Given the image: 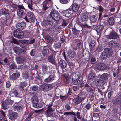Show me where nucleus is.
<instances>
[{
  "instance_id": "obj_1",
  "label": "nucleus",
  "mask_w": 121,
  "mask_h": 121,
  "mask_svg": "<svg viewBox=\"0 0 121 121\" xmlns=\"http://www.w3.org/2000/svg\"><path fill=\"white\" fill-rule=\"evenodd\" d=\"M61 18V17L60 16L58 12L56 10L52 9L49 15L48 16L47 20L44 21L43 23L47 22L51 26H54L57 25V22Z\"/></svg>"
},
{
  "instance_id": "obj_2",
  "label": "nucleus",
  "mask_w": 121,
  "mask_h": 121,
  "mask_svg": "<svg viewBox=\"0 0 121 121\" xmlns=\"http://www.w3.org/2000/svg\"><path fill=\"white\" fill-rule=\"evenodd\" d=\"M31 101L33 103V106L36 108H40L42 106L41 103H38V99L37 97L35 95H33L31 99Z\"/></svg>"
},
{
  "instance_id": "obj_3",
  "label": "nucleus",
  "mask_w": 121,
  "mask_h": 121,
  "mask_svg": "<svg viewBox=\"0 0 121 121\" xmlns=\"http://www.w3.org/2000/svg\"><path fill=\"white\" fill-rule=\"evenodd\" d=\"M8 116L9 119L13 120L17 118L18 117V113L15 112H14L12 110L9 109L8 111Z\"/></svg>"
},
{
  "instance_id": "obj_4",
  "label": "nucleus",
  "mask_w": 121,
  "mask_h": 121,
  "mask_svg": "<svg viewBox=\"0 0 121 121\" xmlns=\"http://www.w3.org/2000/svg\"><path fill=\"white\" fill-rule=\"evenodd\" d=\"M12 101L9 99H8L4 102L1 104V108L5 110L9 107V105L12 104Z\"/></svg>"
},
{
  "instance_id": "obj_5",
  "label": "nucleus",
  "mask_w": 121,
  "mask_h": 121,
  "mask_svg": "<svg viewBox=\"0 0 121 121\" xmlns=\"http://www.w3.org/2000/svg\"><path fill=\"white\" fill-rule=\"evenodd\" d=\"M52 84H44L40 86V89L43 91H48L52 88Z\"/></svg>"
},
{
  "instance_id": "obj_6",
  "label": "nucleus",
  "mask_w": 121,
  "mask_h": 121,
  "mask_svg": "<svg viewBox=\"0 0 121 121\" xmlns=\"http://www.w3.org/2000/svg\"><path fill=\"white\" fill-rule=\"evenodd\" d=\"M17 15L20 17L23 18L27 22H29L26 14L22 10L18 9L17 10Z\"/></svg>"
},
{
  "instance_id": "obj_7",
  "label": "nucleus",
  "mask_w": 121,
  "mask_h": 121,
  "mask_svg": "<svg viewBox=\"0 0 121 121\" xmlns=\"http://www.w3.org/2000/svg\"><path fill=\"white\" fill-rule=\"evenodd\" d=\"M107 37L108 38L110 39H118L119 38V36L117 33L113 31L111 32Z\"/></svg>"
},
{
  "instance_id": "obj_8",
  "label": "nucleus",
  "mask_w": 121,
  "mask_h": 121,
  "mask_svg": "<svg viewBox=\"0 0 121 121\" xmlns=\"http://www.w3.org/2000/svg\"><path fill=\"white\" fill-rule=\"evenodd\" d=\"M24 35V33L22 31L16 30L14 31V36L16 38L20 39H22Z\"/></svg>"
},
{
  "instance_id": "obj_9",
  "label": "nucleus",
  "mask_w": 121,
  "mask_h": 121,
  "mask_svg": "<svg viewBox=\"0 0 121 121\" xmlns=\"http://www.w3.org/2000/svg\"><path fill=\"white\" fill-rule=\"evenodd\" d=\"M73 13L69 8L68 9L64 11L63 14V16L67 17H69L72 15Z\"/></svg>"
},
{
  "instance_id": "obj_10",
  "label": "nucleus",
  "mask_w": 121,
  "mask_h": 121,
  "mask_svg": "<svg viewBox=\"0 0 121 121\" xmlns=\"http://www.w3.org/2000/svg\"><path fill=\"white\" fill-rule=\"evenodd\" d=\"M95 66L98 70L101 71L105 70L107 68L106 65L102 63H97Z\"/></svg>"
},
{
  "instance_id": "obj_11",
  "label": "nucleus",
  "mask_w": 121,
  "mask_h": 121,
  "mask_svg": "<svg viewBox=\"0 0 121 121\" xmlns=\"http://www.w3.org/2000/svg\"><path fill=\"white\" fill-rule=\"evenodd\" d=\"M112 50L109 48H106L104 49V53L102 54V56L104 55V57L106 56H110L112 55Z\"/></svg>"
},
{
  "instance_id": "obj_12",
  "label": "nucleus",
  "mask_w": 121,
  "mask_h": 121,
  "mask_svg": "<svg viewBox=\"0 0 121 121\" xmlns=\"http://www.w3.org/2000/svg\"><path fill=\"white\" fill-rule=\"evenodd\" d=\"M79 7V5L78 4L74 3L69 8L73 11V13L74 12H76L78 11Z\"/></svg>"
},
{
  "instance_id": "obj_13",
  "label": "nucleus",
  "mask_w": 121,
  "mask_h": 121,
  "mask_svg": "<svg viewBox=\"0 0 121 121\" xmlns=\"http://www.w3.org/2000/svg\"><path fill=\"white\" fill-rule=\"evenodd\" d=\"M80 17L81 20L83 22H85L88 20V14L86 13H82L80 15Z\"/></svg>"
},
{
  "instance_id": "obj_14",
  "label": "nucleus",
  "mask_w": 121,
  "mask_h": 121,
  "mask_svg": "<svg viewBox=\"0 0 121 121\" xmlns=\"http://www.w3.org/2000/svg\"><path fill=\"white\" fill-rule=\"evenodd\" d=\"M34 14L33 13L31 12H28L27 13V17L29 21L28 22H33L35 21V19L33 17Z\"/></svg>"
},
{
  "instance_id": "obj_15",
  "label": "nucleus",
  "mask_w": 121,
  "mask_h": 121,
  "mask_svg": "<svg viewBox=\"0 0 121 121\" xmlns=\"http://www.w3.org/2000/svg\"><path fill=\"white\" fill-rule=\"evenodd\" d=\"M13 108L15 111L19 112L22 110L23 108V106H20L17 103H15L13 106Z\"/></svg>"
},
{
  "instance_id": "obj_16",
  "label": "nucleus",
  "mask_w": 121,
  "mask_h": 121,
  "mask_svg": "<svg viewBox=\"0 0 121 121\" xmlns=\"http://www.w3.org/2000/svg\"><path fill=\"white\" fill-rule=\"evenodd\" d=\"M90 21V24L91 25H95L96 24H94V23H95L97 20V18L95 15L91 16L89 18Z\"/></svg>"
},
{
  "instance_id": "obj_17",
  "label": "nucleus",
  "mask_w": 121,
  "mask_h": 121,
  "mask_svg": "<svg viewBox=\"0 0 121 121\" xmlns=\"http://www.w3.org/2000/svg\"><path fill=\"white\" fill-rule=\"evenodd\" d=\"M26 26L25 23L24 22H21V23H18L16 25L17 28L20 30L23 29Z\"/></svg>"
},
{
  "instance_id": "obj_18",
  "label": "nucleus",
  "mask_w": 121,
  "mask_h": 121,
  "mask_svg": "<svg viewBox=\"0 0 121 121\" xmlns=\"http://www.w3.org/2000/svg\"><path fill=\"white\" fill-rule=\"evenodd\" d=\"M55 57H53L52 55H51L48 57V60L49 62L52 64L54 65L55 66H57V63H56L54 59Z\"/></svg>"
},
{
  "instance_id": "obj_19",
  "label": "nucleus",
  "mask_w": 121,
  "mask_h": 121,
  "mask_svg": "<svg viewBox=\"0 0 121 121\" xmlns=\"http://www.w3.org/2000/svg\"><path fill=\"white\" fill-rule=\"evenodd\" d=\"M20 76V74L18 73H15L13 74L10 77V79L12 80H15L18 78Z\"/></svg>"
},
{
  "instance_id": "obj_20",
  "label": "nucleus",
  "mask_w": 121,
  "mask_h": 121,
  "mask_svg": "<svg viewBox=\"0 0 121 121\" xmlns=\"http://www.w3.org/2000/svg\"><path fill=\"white\" fill-rule=\"evenodd\" d=\"M25 60V57L21 56L17 57L16 59L17 62L18 64L23 63L24 62Z\"/></svg>"
},
{
  "instance_id": "obj_21",
  "label": "nucleus",
  "mask_w": 121,
  "mask_h": 121,
  "mask_svg": "<svg viewBox=\"0 0 121 121\" xmlns=\"http://www.w3.org/2000/svg\"><path fill=\"white\" fill-rule=\"evenodd\" d=\"M14 52L18 55H20L22 53V49L18 47H15L13 48Z\"/></svg>"
},
{
  "instance_id": "obj_22",
  "label": "nucleus",
  "mask_w": 121,
  "mask_h": 121,
  "mask_svg": "<svg viewBox=\"0 0 121 121\" xmlns=\"http://www.w3.org/2000/svg\"><path fill=\"white\" fill-rule=\"evenodd\" d=\"M109 76L108 74L107 73H105L103 74L100 76V79L102 80L103 81H106L108 79V77Z\"/></svg>"
},
{
  "instance_id": "obj_23",
  "label": "nucleus",
  "mask_w": 121,
  "mask_h": 121,
  "mask_svg": "<svg viewBox=\"0 0 121 121\" xmlns=\"http://www.w3.org/2000/svg\"><path fill=\"white\" fill-rule=\"evenodd\" d=\"M88 78L90 80L94 81L96 78V76L95 73H91L89 75Z\"/></svg>"
},
{
  "instance_id": "obj_24",
  "label": "nucleus",
  "mask_w": 121,
  "mask_h": 121,
  "mask_svg": "<svg viewBox=\"0 0 121 121\" xmlns=\"http://www.w3.org/2000/svg\"><path fill=\"white\" fill-rule=\"evenodd\" d=\"M46 47V46H44L43 47V50L42 51V53L44 56L48 55L49 52V50Z\"/></svg>"
},
{
  "instance_id": "obj_25",
  "label": "nucleus",
  "mask_w": 121,
  "mask_h": 121,
  "mask_svg": "<svg viewBox=\"0 0 121 121\" xmlns=\"http://www.w3.org/2000/svg\"><path fill=\"white\" fill-rule=\"evenodd\" d=\"M108 45L110 47L113 48L117 46V44L116 41L112 40L109 43Z\"/></svg>"
},
{
  "instance_id": "obj_26",
  "label": "nucleus",
  "mask_w": 121,
  "mask_h": 121,
  "mask_svg": "<svg viewBox=\"0 0 121 121\" xmlns=\"http://www.w3.org/2000/svg\"><path fill=\"white\" fill-rule=\"evenodd\" d=\"M79 28L80 29L78 30H77L76 29L75 27H74V28H73V33L74 35H77L79 34V33L78 32V31H79L80 30H82V28L81 26H79Z\"/></svg>"
},
{
  "instance_id": "obj_27",
  "label": "nucleus",
  "mask_w": 121,
  "mask_h": 121,
  "mask_svg": "<svg viewBox=\"0 0 121 121\" xmlns=\"http://www.w3.org/2000/svg\"><path fill=\"white\" fill-rule=\"evenodd\" d=\"M75 56V53L73 52L70 50H69L67 53V57L69 58H72L74 57Z\"/></svg>"
},
{
  "instance_id": "obj_28",
  "label": "nucleus",
  "mask_w": 121,
  "mask_h": 121,
  "mask_svg": "<svg viewBox=\"0 0 121 121\" xmlns=\"http://www.w3.org/2000/svg\"><path fill=\"white\" fill-rule=\"evenodd\" d=\"M104 28V26L102 25L98 26L95 27V30L97 32H100Z\"/></svg>"
},
{
  "instance_id": "obj_29",
  "label": "nucleus",
  "mask_w": 121,
  "mask_h": 121,
  "mask_svg": "<svg viewBox=\"0 0 121 121\" xmlns=\"http://www.w3.org/2000/svg\"><path fill=\"white\" fill-rule=\"evenodd\" d=\"M48 2L47 1H45L42 4L43 9V10L45 11L49 8V6L48 5Z\"/></svg>"
},
{
  "instance_id": "obj_30",
  "label": "nucleus",
  "mask_w": 121,
  "mask_h": 121,
  "mask_svg": "<svg viewBox=\"0 0 121 121\" xmlns=\"http://www.w3.org/2000/svg\"><path fill=\"white\" fill-rule=\"evenodd\" d=\"M45 40L49 43H52L53 42V39L49 36H47L45 37Z\"/></svg>"
},
{
  "instance_id": "obj_31",
  "label": "nucleus",
  "mask_w": 121,
  "mask_h": 121,
  "mask_svg": "<svg viewBox=\"0 0 121 121\" xmlns=\"http://www.w3.org/2000/svg\"><path fill=\"white\" fill-rule=\"evenodd\" d=\"M60 64L62 68H65L67 66V64L63 60L61 59L60 62Z\"/></svg>"
},
{
  "instance_id": "obj_32",
  "label": "nucleus",
  "mask_w": 121,
  "mask_h": 121,
  "mask_svg": "<svg viewBox=\"0 0 121 121\" xmlns=\"http://www.w3.org/2000/svg\"><path fill=\"white\" fill-rule=\"evenodd\" d=\"M76 42L78 48L79 49L82 48V44L81 41L78 39H76Z\"/></svg>"
},
{
  "instance_id": "obj_33",
  "label": "nucleus",
  "mask_w": 121,
  "mask_h": 121,
  "mask_svg": "<svg viewBox=\"0 0 121 121\" xmlns=\"http://www.w3.org/2000/svg\"><path fill=\"white\" fill-rule=\"evenodd\" d=\"M89 59L91 64H93L95 63V60L93 55H91L90 56Z\"/></svg>"
},
{
  "instance_id": "obj_34",
  "label": "nucleus",
  "mask_w": 121,
  "mask_h": 121,
  "mask_svg": "<svg viewBox=\"0 0 121 121\" xmlns=\"http://www.w3.org/2000/svg\"><path fill=\"white\" fill-rule=\"evenodd\" d=\"M85 97H78L77 99L76 100V101L75 102V104H78L80 103L81 101L82 100L84 99Z\"/></svg>"
},
{
  "instance_id": "obj_35",
  "label": "nucleus",
  "mask_w": 121,
  "mask_h": 121,
  "mask_svg": "<svg viewBox=\"0 0 121 121\" xmlns=\"http://www.w3.org/2000/svg\"><path fill=\"white\" fill-rule=\"evenodd\" d=\"M53 80V76L51 75L47 79H45L44 81L46 82H49L52 81Z\"/></svg>"
},
{
  "instance_id": "obj_36",
  "label": "nucleus",
  "mask_w": 121,
  "mask_h": 121,
  "mask_svg": "<svg viewBox=\"0 0 121 121\" xmlns=\"http://www.w3.org/2000/svg\"><path fill=\"white\" fill-rule=\"evenodd\" d=\"M96 82L98 86H102L104 84V82L102 80L97 79L96 80Z\"/></svg>"
},
{
  "instance_id": "obj_37",
  "label": "nucleus",
  "mask_w": 121,
  "mask_h": 121,
  "mask_svg": "<svg viewBox=\"0 0 121 121\" xmlns=\"http://www.w3.org/2000/svg\"><path fill=\"white\" fill-rule=\"evenodd\" d=\"M17 68L16 64L14 63H12L11 64L10 66V69L12 70L15 69Z\"/></svg>"
},
{
  "instance_id": "obj_38",
  "label": "nucleus",
  "mask_w": 121,
  "mask_h": 121,
  "mask_svg": "<svg viewBox=\"0 0 121 121\" xmlns=\"http://www.w3.org/2000/svg\"><path fill=\"white\" fill-rule=\"evenodd\" d=\"M108 22L110 25H113L114 22V21L113 18L112 17L109 18L108 20Z\"/></svg>"
},
{
  "instance_id": "obj_39",
  "label": "nucleus",
  "mask_w": 121,
  "mask_h": 121,
  "mask_svg": "<svg viewBox=\"0 0 121 121\" xmlns=\"http://www.w3.org/2000/svg\"><path fill=\"white\" fill-rule=\"evenodd\" d=\"M91 108L92 104L89 103L86 104L84 107V108L87 110H90Z\"/></svg>"
},
{
  "instance_id": "obj_40",
  "label": "nucleus",
  "mask_w": 121,
  "mask_h": 121,
  "mask_svg": "<svg viewBox=\"0 0 121 121\" xmlns=\"http://www.w3.org/2000/svg\"><path fill=\"white\" fill-rule=\"evenodd\" d=\"M61 46V44L60 43L56 42L54 43L53 46L55 49L60 48Z\"/></svg>"
},
{
  "instance_id": "obj_41",
  "label": "nucleus",
  "mask_w": 121,
  "mask_h": 121,
  "mask_svg": "<svg viewBox=\"0 0 121 121\" xmlns=\"http://www.w3.org/2000/svg\"><path fill=\"white\" fill-rule=\"evenodd\" d=\"M33 1L31 0H30V1H29L27 3V4L28 5V7L30 9L32 10L33 8Z\"/></svg>"
},
{
  "instance_id": "obj_42",
  "label": "nucleus",
  "mask_w": 121,
  "mask_h": 121,
  "mask_svg": "<svg viewBox=\"0 0 121 121\" xmlns=\"http://www.w3.org/2000/svg\"><path fill=\"white\" fill-rule=\"evenodd\" d=\"M53 112L50 111L48 110H47L46 111L45 114L47 116L50 117L52 116V115Z\"/></svg>"
},
{
  "instance_id": "obj_43",
  "label": "nucleus",
  "mask_w": 121,
  "mask_h": 121,
  "mask_svg": "<svg viewBox=\"0 0 121 121\" xmlns=\"http://www.w3.org/2000/svg\"><path fill=\"white\" fill-rule=\"evenodd\" d=\"M27 85V83L25 82H22L20 84V87L23 88L25 87Z\"/></svg>"
},
{
  "instance_id": "obj_44",
  "label": "nucleus",
  "mask_w": 121,
  "mask_h": 121,
  "mask_svg": "<svg viewBox=\"0 0 121 121\" xmlns=\"http://www.w3.org/2000/svg\"><path fill=\"white\" fill-rule=\"evenodd\" d=\"M12 93L16 97H18V93L15 89H14L12 90Z\"/></svg>"
},
{
  "instance_id": "obj_45",
  "label": "nucleus",
  "mask_w": 121,
  "mask_h": 121,
  "mask_svg": "<svg viewBox=\"0 0 121 121\" xmlns=\"http://www.w3.org/2000/svg\"><path fill=\"white\" fill-rule=\"evenodd\" d=\"M52 104H49L47 107L48 109L47 110L53 112L54 111V109L52 108Z\"/></svg>"
},
{
  "instance_id": "obj_46",
  "label": "nucleus",
  "mask_w": 121,
  "mask_h": 121,
  "mask_svg": "<svg viewBox=\"0 0 121 121\" xmlns=\"http://www.w3.org/2000/svg\"><path fill=\"white\" fill-rule=\"evenodd\" d=\"M78 75L76 74V73L73 74L72 76V80L73 81V80H75L78 79Z\"/></svg>"
},
{
  "instance_id": "obj_47",
  "label": "nucleus",
  "mask_w": 121,
  "mask_h": 121,
  "mask_svg": "<svg viewBox=\"0 0 121 121\" xmlns=\"http://www.w3.org/2000/svg\"><path fill=\"white\" fill-rule=\"evenodd\" d=\"M103 50L102 47L101 46H99L96 48L95 51L99 52Z\"/></svg>"
},
{
  "instance_id": "obj_48",
  "label": "nucleus",
  "mask_w": 121,
  "mask_h": 121,
  "mask_svg": "<svg viewBox=\"0 0 121 121\" xmlns=\"http://www.w3.org/2000/svg\"><path fill=\"white\" fill-rule=\"evenodd\" d=\"M48 67L47 66L44 65L42 67V69L44 73H45L47 71Z\"/></svg>"
},
{
  "instance_id": "obj_49",
  "label": "nucleus",
  "mask_w": 121,
  "mask_h": 121,
  "mask_svg": "<svg viewBox=\"0 0 121 121\" xmlns=\"http://www.w3.org/2000/svg\"><path fill=\"white\" fill-rule=\"evenodd\" d=\"M2 11L3 13L4 14H7L8 13L7 9L5 8H3L2 9Z\"/></svg>"
},
{
  "instance_id": "obj_50",
  "label": "nucleus",
  "mask_w": 121,
  "mask_h": 121,
  "mask_svg": "<svg viewBox=\"0 0 121 121\" xmlns=\"http://www.w3.org/2000/svg\"><path fill=\"white\" fill-rule=\"evenodd\" d=\"M73 83L75 85H77L79 84L81 82V81L79 79H77L75 80H73Z\"/></svg>"
},
{
  "instance_id": "obj_51",
  "label": "nucleus",
  "mask_w": 121,
  "mask_h": 121,
  "mask_svg": "<svg viewBox=\"0 0 121 121\" xmlns=\"http://www.w3.org/2000/svg\"><path fill=\"white\" fill-rule=\"evenodd\" d=\"M33 114L32 113H30L28 115V117L26 118V120L28 121H30L32 118L31 117Z\"/></svg>"
},
{
  "instance_id": "obj_52",
  "label": "nucleus",
  "mask_w": 121,
  "mask_h": 121,
  "mask_svg": "<svg viewBox=\"0 0 121 121\" xmlns=\"http://www.w3.org/2000/svg\"><path fill=\"white\" fill-rule=\"evenodd\" d=\"M95 44V43L94 40H92L89 44V45L90 47H91V48L94 47Z\"/></svg>"
},
{
  "instance_id": "obj_53",
  "label": "nucleus",
  "mask_w": 121,
  "mask_h": 121,
  "mask_svg": "<svg viewBox=\"0 0 121 121\" xmlns=\"http://www.w3.org/2000/svg\"><path fill=\"white\" fill-rule=\"evenodd\" d=\"M116 102L119 105L121 104V98L120 97L117 98L116 100Z\"/></svg>"
},
{
  "instance_id": "obj_54",
  "label": "nucleus",
  "mask_w": 121,
  "mask_h": 121,
  "mask_svg": "<svg viewBox=\"0 0 121 121\" xmlns=\"http://www.w3.org/2000/svg\"><path fill=\"white\" fill-rule=\"evenodd\" d=\"M85 87L87 88L86 89H88V91H90L91 90V86L88 84H86L85 85Z\"/></svg>"
},
{
  "instance_id": "obj_55",
  "label": "nucleus",
  "mask_w": 121,
  "mask_h": 121,
  "mask_svg": "<svg viewBox=\"0 0 121 121\" xmlns=\"http://www.w3.org/2000/svg\"><path fill=\"white\" fill-rule=\"evenodd\" d=\"M12 42L17 44H19V42L15 39L13 38L12 39Z\"/></svg>"
},
{
  "instance_id": "obj_56",
  "label": "nucleus",
  "mask_w": 121,
  "mask_h": 121,
  "mask_svg": "<svg viewBox=\"0 0 121 121\" xmlns=\"http://www.w3.org/2000/svg\"><path fill=\"white\" fill-rule=\"evenodd\" d=\"M21 43L22 44H28V40H20Z\"/></svg>"
},
{
  "instance_id": "obj_57",
  "label": "nucleus",
  "mask_w": 121,
  "mask_h": 121,
  "mask_svg": "<svg viewBox=\"0 0 121 121\" xmlns=\"http://www.w3.org/2000/svg\"><path fill=\"white\" fill-rule=\"evenodd\" d=\"M38 87L37 86L34 85L33 86L32 89L33 91H36L38 89Z\"/></svg>"
},
{
  "instance_id": "obj_58",
  "label": "nucleus",
  "mask_w": 121,
  "mask_h": 121,
  "mask_svg": "<svg viewBox=\"0 0 121 121\" xmlns=\"http://www.w3.org/2000/svg\"><path fill=\"white\" fill-rule=\"evenodd\" d=\"M35 39H30L29 40H28V44H33V43L35 42Z\"/></svg>"
},
{
  "instance_id": "obj_59",
  "label": "nucleus",
  "mask_w": 121,
  "mask_h": 121,
  "mask_svg": "<svg viewBox=\"0 0 121 121\" xmlns=\"http://www.w3.org/2000/svg\"><path fill=\"white\" fill-rule=\"evenodd\" d=\"M60 2L62 3L66 4L68 3L69 0H59Z\"/></svg>"
},
{
  "instance_id": "obj_60",
  "label": "nucleus",
  "mask_w": 121,
  "mask_h": 121,
  "mask_svg": "<svg viewBox=\"0 0 121 121\" xmlns=\"http://www.w3.org/2000/svg\"><path fill=\"white\" fill-rule=\"evenodd\" d=\"M113 93V91H112L111 90L109 91L108 95V98H110L111 97V95Z\"/></svg>"
},
{
  "instance_id": "obj_61",
  "label": "nucleus",
  "mask_w": 121,
  "mask_h": 121,
  "mask_svg": "<svg viewBox=\"0 0 121 121\" xmlns=\"http://www.w3.org/2000/svg\"><path fill=\"white\" fill-rule=\"evenodd\" d=\"M97 8L99 10V12H103V8L102 6L100 5Z\"/></svg>"
},
{
  "instance_id": "obj_62",
  "label": "nucleus",
  "mask_w": 121,
  "mask_h": 121,
  "mask_svg": "<svg viewBox=\"0 0 121 121\" xmlns=\"http://www.w3.org/2000/svg\"><path fill=\"white\" fill-rule=\"evenodd\" d=\"M60 98L62 100H64L66 99L67 96L66 95L64 96H62L61 95H60Z\"/></svg>"
},
{
  "instance_id": "obj_63",
  "label": "nucleus",
  "mask_w": 121,
  "mask_h": 121,
  "mask_svg": "<svg viewBox=\"0 0 121 121\" xmlns=\"http://www.w3.org/2000/svg\"><path fill=\"white\" fill-rule=\"evenodd\" d=\"M60 27H59L58 26H56L55 27L54 31L56 32H59L60 31Z\"/></svg>"
},
{
  "instance_id": "obj_64",
  "label": "nucleus",
  "mask_w": 121,
  "mask_h": 121,
  "mask_svg": "<svg viewBox=\"0 0 121 121\" xmlns=\"http://www.w3.org/2000/svg\"><path fill=\"white\" fill-rule=\"evenodd\" d=\"M35 54V51L34 49H32L30 53V54L32 56H34Z\"/></svg>"
}]
</instances>
